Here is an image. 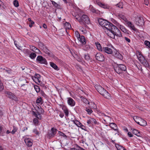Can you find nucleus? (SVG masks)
Listing matches in <instances>:
<instances>
[{"mask_svg": "<svg viewBox=\"0 0 150 150\" xmlns=\"http://www.w3.org/2000/svg\"><path fill=\"white\" fill-rule=\"evenodd\" d=\"M33 122L35 125H37L38 122V120L37 118H34L33 120Z\"/></svg>", "mask_w": 150, "mask_h": 150, "instance_id": "nucleus-47", "label": "nucleus"}, {"mask_svg": "<svg viewBox=\"0 0 150 150\" xmlns=\"http://www.w3.org/2000/svg\"><path fill=\"white\" fill-rule=\"evenodd\" d=\"M28 82L24 77L21 78L19 80V84L21 86H24L25 84H28Z\"/></svg>", "mask_w": 150, "mask_h": 150, "instance_id": "nucleus-10", "label": "nucleus"}, {"mask_svg": "<svg viewBox=\"0 0 150 150\" xmlns=\"http://www.w3.org/2000/svg\"><path fill=\"white\" fill-rule=\"evenodd\" d=\"M34 52L36 53L39 54H40V50L37 48H36V49L35 50Z\"/></svg>", "mask_w": 150, "mask_h": 150, "instance_id": "nucleus-60", "label": "nucleus"}, {"mask_svg": "<svg viewBox=\"0 0 150 150\" xmlns=\"http://www.w3.org/2000/svg\"><path fill=\"white\" fill-rule=\"evenodd\" d=\"M133 119L135 122H137L139 121H140L141 119V118L138 117L137 116H135L133 117Z\"/></svg>", "mask_w": 150, "mask_h": 150, "instance_id": "nucleus-35", "label": "nucleus"}, {"mask_svg": "<svg viewBox=\"0 0 150 150\" xmlns=\"http://www.w3.org/2000/svg\"><path fill=\"white\" fill-rule=\"evenodd\" d=\"M67 103L69 105L72 107L74 106L75 104V101L71 97L67 98Z\"/></svg>", "mask_w": 150, "mask_h": 150, "instance_id": "nucleus-11", "label": "nucleus"}, {"mask_svg": "<svg viewBox=\"0 0 150 150\" xmlns=\"http://www.w3.org/2000/svg\"><path fill=\"white\" fill-rule=\"evenodd\" d=\"M114 68L115 71L118 74L123 73L127 69L126 67L122 64H116L114 66Z\"/></svg>", "mask_w": 150, "mask_h": 150, "instance_id": "nucleus-2", "label": "nucleus"}, {"mask_svg": "<svg viewBox=\"0 0 150 150\" xmlns=\"http://www.w3.org/2000/svg\"><path fill=\"white\" fill-rule=\"evenodd\" d=\"M34 87L35 90L37 93H38L40 92V88L37 85H35L34 86Z\"/></svg>", "mask_w": 150, "mask_h": 150, "instance_id": "nucleus-40", "label": "nucleus"}, {"mask_svg": "<svg viewBox=\"0 0 150 150\" xmlns=\"http://www.w3.org/2000/svg\"><path fill=\"white\" fill-rule=\"evenodd\" d=\"M91 122L94 123L95 124H98V122L96 119L93 118H91Z\"/></svg>", "mask_w": 150, "mask_h": 150, "instance_id": "nucleus-50", "label": "nucleus"}, {"mask_svg": "<svg viewBox=\"0 0 150 150\" xmlns=\"http://www.w3.org/2000/svg\"><path fill=\"white\" fill-rule=\"evenodd\" d=\"M13 4L15 6L17 7L19 6V2L17 0H15L13 1Z\"/></svg>", "mask_w": 150, "mask_h": 150, "instance_id": "nucleus-34", "label": "nucleus"}, {"mask_svg": "<svg viewBox=\"0 0 150 150\" xmlns=\"http://www.w3.org/2000/svg\"><path fill=\"white\" fill-rule=\"evenodd\" d=\"M5 93L6 96L10 99L15 101L16 102L18 101V99L17 97L12 93L9 91H6Z\"/></svg>", "mask_w": 150, "mask_h": 150, "instance_id": "nucleus-4", "label": "nucleus"}, {"mask_svg": "<svg viewBox=\"0 0 150 150\" xmlns=\"http://www.w3.org/2000/svg\"><path fill=\"white\" fill-rule=\"evenodd\" d=\"M81 19L83 22L86 24H88L90 22V19L86 15H83L81 17Z\"/></svg>", "mask_w": 150, "mask_h": 150, "instance_id": "nucleus-7", "label": "nucleus"}, {"mask_svg": "<svg viewBox=\"0 0 150 150\" xmlns=\"http://www.w3.org/2000/svg\"><path fill=\"white\" fill-rule=\"evenodd\" d=\"M50 64L51 66L54 69L58 70L59 69H58V67L54 63L51 62H50Z\"/></svg>", "mask_w": 150, "mask_h": 150, "instance_id": "nucleus-26", "label": "nucleus"}, {"mask_svg": "<svg viewBox=\"0 0 150 150\" xmlns=\"http://www.w3.org/2000/svg\"><path fill=\"white\" fill-rule=\"evenodd\" d=\"M78 13H76L74 12H73L72 13V15L75 18L76 17V16L78 14Z\"/></svg>", "mask_w": 150, "mask_h": 150, "instance_id": "nucleus-62", "label": "nucleus"}, {"mask_svg": "<svg viewBox=\"0 0 150 150\" xmlns=\"http://www.w3.org/2000/svg\"><path fill=\"white\" fill-rule=\"evenodd\" d=\"M131 129L132 130L133 133L135 135H137L138 137H140L141 134L140 133V132L138 130L133 128H132Z\"/></svg>", "mask_w": 150, "mask_h": 150, "instance_id": "nucleus-19", "label": "nucleus"}, {"mask_svg": "<svg viewBox=\"0 0 150 150\" xmlns=\"http://www.w3.org/2000/svg\"><path fill=\"white\" fill-rule=\"evenodd\" d=\"M127 24L128 26L134 31H136V29L135 26L132 24L131 22L127 21Z\"/></svg>", "mask_w": 150, "mask_h": 150, "instance_id": "nucleus-16", "label": "nucleus"}, {"mask_svg": "<svg viewBox=\"0 0 150 150\" xmlns=\"http://www.w3.org/2000/svg\"><path fill=\"white\" fill-rule=\"evenodd\" d=\"M124 38H125V40H126V41L127 42H128V43H129L130 42V40L129 38L126 37H124Z\"/></svg>", "mask_w": 150, "mask_h": 150, "instance_id": "nucleus-58", "label": "nucleus"}, {"mask_svg": "<svg viewBox=\"0 0 150 150\" xmlns=\"http://www.w3.org/2000/svg\"><path fill=\"white\" fill-rule=\"evenodd\" d=\"M95 44L98 50L102 52L103 48H102L100 44L98 42H96Z\"/></svg>", "mask_w": 150, "mask_h": 150, "instance_id": "nucleus-24", "label": "nucleus"}, {"mask_svg": "<svg viewBox=\"0 0 150 150\" xmlns=\"http://www.w3.org/2000/svg\"><path fill=\"white\" fill-rule=\"evenodd\" d=\"M102 52L108 54H111L112 53V50L108 47H103Z\"/></svg>", "mask_w": 150, "mask_h": 150, "instance_id": "nucleus-12", "label": "nucleus"}, {"mask_svg": "<svg viewBox=\"0 0 150 150\" xmlns=\"http://www.w3.org/2000/svg\"><path fill=\"white\" fill-rule=\"evenodd\" d=\"M57 131L58 130L57 129L54 127L52 128L51 130L48 132L47 134L48 137L49 139L53 138L54 136Z\"/></svg>", "mask_w": 150, "mask_h": 150, "instance_id": "nucleus-5", "label": "nucleus"}, {"mask_svg": "<svg viewBox=\"0 0 150 150\" xmlns=\"http://www.w3.org/2000/svg\"><path fill=\"white\" fill-rule=\"evenodd\" d=\"M82 100L86 104H89L90 103L88 102V100H87L86 98H83V97H81Z\"/></svg>", "mask_w": 150, "mask_h": 150, "instance_id": "nucleus-36", "label": "nucleus"}, {"mask_svg": "<svg viewBox=\"0 0 150 150\" xmlns=\"http://www.w3.org/2000/svg\"><path fill=\"white\" fill-rule=\"evenodd\" d=\"M79 127H80L82 129L84 130L85 131H86V130L85 129V127L83 125H82V124L80 125Z\"/></svg>", "mask_w": 150, "mask_h": 150, "instance_id": "nucleus-56", "label": "nucleus"}, {"mask_svg": "<svg viewBox=\"0 0 150 150\" xmlns=\"http://www.w3.org/2000/svg\"><path fill=\"white\" fill-rule=\"evenodd\" d=\"M65 26H67V28L68 29H69L71 27V26L68 23H65Z\"/></svg>", "mask_w": 150, "mask_h": 150, "instance_id": "nucleus-54", "label": "nucleus"}, {"mask_svg": "<svg viewBox=\"0 0 150 150\" xmlns=\"http://www.w3.org/2000/svg\"><path fill=\"white\" fill-rule=\"evenodd\" d=\"M82 43L83 44H84L86 43L85 41V40L84 37L83 36H81V38L80 39Z\"/></svg>", "mask_w": 150, "mask_h": 150, "instance_id": "nucleus-46", "label": "nucleus"}, {"mask_svg": "<svg viewBox=\"0 0 150 150\" xmlns=\"http://www.w3.org/2000/svg\"><path fill=\"white\" fill-rule=\"evenodd\" d=\"M17 128L15 126H13V129L11 132L12 134H14L15 132L17 131Z\"/></svg>", "mask_w": 150, "mask_h": 150, "instance_id": "nucleus-38", "label": "nucleus"}, {"mask_svg": "<svg viewBox=\"0 0 150 150\" xmlns=\"http://www.w3.org/2000/svg\"><path fill=\"white\" fill-rule=\"evenodd\" d=\"M40 77L41 76L40 74H35V75L34 76V78L35 79H36L37 81H38L39 82H40V81H39V79H40Z\"/></svg>", "mask_w": 150, "mask_h": 150, "instance_id": "nucleus-31", "label": "nucleus"}, {"mask_svg": "<svg viewBox=\"0 0 150 150\" xmlns=\"http://www.w3.org/2000/svg\"><path fill=\"white\" fill-rule=\"evenodd\" d=\"M72 121L78 127H80V125L81 124L80 122L76 120H73Z\"/></svg>", "mask_w": 150, "mask_h": 150, "instance_id": "nucleus-30", "label": "nucleus"}, {"mask_svg": "<svg viewBox=\"0 0 150 150\" xmlns=\"http://www.w3.org/2000/svg\"><path fill=\"white\" fill-rule=\"evenodd\" d=\"M23 90H26L28 88V84H25L24 86H21Z\"/></svg>", "mask_w": 150, "mask_h": 150, "instance_id": "nucleus-45", "label": "nucleus"}, {"mask_svg": "<svg viewBox=\"0 0 150 150\" xmlns=\"http://www.w3.org/2000/svg\"><path fill=\"white\" fill-rule=\"evenodd\" d=\"M134 21L137 25H141L144 24V20L142 17L136 16L134 17Z\"/></svg>", "mask_w": 150, "mask_h": 150, "instance_id": "nucleus-3", "label": "nucleus"}, {"mask_svg": "<svg viewBox=\"0 0 150 150\" xmlns=\"http://www.w3.org/2000/svg\"><path fill=\"white\" fill-rule=\"evenodd\" d=\"M85 110L89 114H91L93 112L92 110L91 109L88 108H86Z\"/></svg>", "mask_w": 150, "mask_h": 150, "instance_id": "nucleus-43", "label": "nucleus"}, {"mask_svg": "<svg viewBox=\"0 0 150 150\" xmlns=\"http://www.w3.org/2000/svg\"><path fill=\"white\" fill-rule=\"evenodd\" d=\"M117 7H118L120 8H123V4L121 2H120L116 5Z\"/></svg>", "mask_w": 150, "mask_h": 150, "instance_id": "nucleus-41", "label": "nucleus"}, {"mask_svg": "<svg viewBox=\"0 0 150 150\" xmlns=\"http://www.w3.org/2000/svg\"><path fill=\"white\" fill-rule=\"evenodd\" d=\"M42 100V98L41 97L38 98L36 100V102L37 103H40Z\"/></svg>", "mask_w": 150, "mask_h": 150, "instance_id": "nucleus-48", "label": "nucleus"}, {"mask_svg": "<svg viewBox=\"0 0 150 150\" xmlns=\"http://www.w3.org/2000/svg\"><path fill=\"white\" fill-rule=\"evenodd\" d=\"M115 56L120 59H121L122 58V55L119 52L117 53Z\"/></svg>", "mask_w": 150, "mask_h": 150, "instance_id": "nucleus-42", "label": "nucleus"}, {"mask_svg": "<svg viewBox=\"0 0 150 150\" xmlns=\"http://www.w3.org/2000/svg\"><path fill=\"white\" fill-rule=\"evenodd\" d=\"M141 63L145 67H149V63L147 60L144 59L141 62Z\"/></svg>", "mask_w": 150, "mask_h": 150, "instance_id": "nucleus-21", "label": "nucleus"}, {"mask_svg": "<svg viewBox=\"0 0 150 150\" xmlns=\"http://www.w3.org/2000/svg\"><path fill=\"white\" fill-rule=\"evenodd\" d=\"M140 125L143 126H145L147 124L145 120L142 119V118L140 120Z\"/></svg>", "mask_w": 150, "mask_h": 150, "instance_id": "nucleus-27", "label": "nucleus"}, {"mask_svg": "<svg viewBox=\"0 0 150 150\" xmlns=\"http://www.w3.org/2000/svg\"><path fill=\"white\" fill-rule=\"evenodd\" d=\"M128 136L129 137H132L133 136V135H132V134H131V133L130 132H129L128 133Z\"/></svg>", "mask_w": 150, "mask_h": 150, "instance_id": "nucleus-61", "label": "nucleus"}, {"mask_svg": "<svg viewBox=\"0 0 150 150\" xmlns=\"http://www.w3.org/2000/svg\"><path fill=\"white\" fill-rule=\"evenodd\" d=\"M33 132L36 135H38L39 134V132L37 131L36 129H34L33 130Z\"/></svg>", "mask_w": 150, "mask_h": 150, "instance_id": "nucleus-53", "label": "nucleus"}, {"mask_svg": "<svg viewBox=\"0 0 150 150\" xmlns=\"http://www.w3.org/2000/svg\"><path fill=\"white\" fill-rule=\"evenodd\" d=\"M136 55L139 60L140 62L145 59L140 52H137L136 53Z\"/></svg>", "mask_w": 150, "mask_h": 150, "instance_id": "nucleus-13", "label": "nucleus"}, {"mask_svg": "<svg viewBox=\"0 0 150 150\" xmlns=\"http://www.w3.org/2000/svg\"><path fill=\"white\" fill-rule=\"evenodd\" d=\"M24 141L28 146L30 147L32 146L33 143L29 139L25 138Z\"/></svg>", "mask_w": 150, "mask_h": 150, "instance_id": "nucleus-15", "label": "nucleus"}, {"mask_svg": "<svg viewBox=\"0 0 150 150\" xmlns=\"http://www.w3.org/2000/svg\"><path fill=\"white\" fill-rule=\"evenodd\" d=\"M95 88L98 92L101 95L103 94V92L106 90L102 86L98 85H95Z\"/></svg>", "mask_w": 150, "mask_h": 150, "instance_id": "nucleus-9", "label": "nucleus"}, {"mask_svg": "<svg viewBox=\"0 0 150 150\" xmlns=\"http://www.w3.org/2000/svg\"><path fill=\"white\" fill-rule=\"evenodd\" d=\"M118 17L119 18L123 19L125 21H126L127 20V19L125 16L122 14H120L118 15Z\"/></svg>", "mask_w": 150, "mask_h": 150, "instance_id": "nucleus-29", "label": "nucleus"}, {"mask_svg": "<svg viewBox=\"0 0 150 150\" xmlns=\"http://www.w3.org/2000/svg\"><path fill=\"white\" fill-rule=\"evenodd\" d=\"M51 2H52V4L55 7H57L58 6V4L56 3L55 1H51Z\"/></svg>", "mask_w": 150, "mask_h": 150, "instance_id": "nucleus-52", "label": "nucleus"}, {"mask_svg": "<svg viewBox=\"0 0 150 150\" xmlns=\"http://www.w3.org/2000/svg\"><path fill=\"white\" fill-rule=\"evenodd\" d=\"M75 34L78 38H80V35L78 31H76L75 32Z\"/></svg>", "mask_w": 150, "mask_h": 150, "instance_id": "nucleus-49", "label": "nucleus"}, {"mask_svg": "<svg viewBox=\"0 0 150 150\" xmlns=\"http://www.w3.org/2000/svg\"><path fill=\"white\" fill-rule=\"evenodd\" d=\"M102 95L105 98L107 99H109L110 97V95L106 90L103 92V93L102 94Z\"/></svg>", "mask_w": 150, "mask_h": 150, "instance_id": "nucleus-20", "label": "nucleus"}, {"mask_svg": "<svg viewBox=\"0 0 150 150\" xmlns=\"http://www.w3.org/2000/svg\"><path fill=\"white\" fill-rule=\"evenodd\" d=\"M90 10L92 13H95L96 14H99L100 13V11L96 10L93 7L91 8Z\"/></svg>", "mask_w": 150, "mask_h": 150, "instance_id": "nucleus-22", "label": "nucleus"}, {"mask_svg": "<svg viewBox=\"0 0 150 150\" xmlns=\"http://www.w3.org/2000/svg\"><path fill=\"white\" fill-rule=\"evenodd\" d=\"M36 56V54L34 52H32L30 54L29 57L31 59H33L35 58Z\"/></svg>", "mask_w": 150, "mask_h": 150, "instance_id": "nucleus-32", "label": "nucleus"}, {"mask_svg": "<svg viewBox=\"0 0 150 150\" xmlns=\"http://www.w3.org/2000/svg\"><path fill=\"white\" fill-rule=\"evenodd\" d=\"M98 5L100 7L103 8L105 9L109 8V7L107 5H105L100 2H98Z\"/></svg>", "mask_w": 150, "mask_h": 150, "instance_id": "nucleus-25", "label": "nucleus"}, {"mask_svg": "<svg viewBox=\"0 0 150 150\" xmlns=\"http://www.w3.org/2000/svg\"><path fill=\"white\" fill-rule=\"evenodd\" d=\"M36 60L40 64H47V62L46 59L42 56H38L36 58Z\"/></svg>", "mask_w": 150, "mask_h": 150, "instance_id": "nucleus-6", "label": "nucleus"}, {"mask_svg": "<svg viewBox=\"0 0 150 150\" xmlns=\"http://www.w3.org/2000/svg\"><path fill=\"white\" fill-rule=\"evenodd\" d=\"M115 146L118 150H126L124 147L119 145V144H116Z\"/></svg>", "mask_w": 150, "mask_h": 150, "instance_id": "nucleus-28", "label": "nucleus"}, {"mask_svg": "<svg viewBox=\"0 0 150 150\" xmlns=\"http://www.w3.org/2000/svg\"><path fill=\"white\" fill-rule=\"evenodd\" d=\"M39 112L40 113H43L44 112V110L42 108H40L39 109Z\"/></svg>", "mask_w": 150, "mask_h": 150, "instance_id": "nucleus-55", "label": "nucleus"}, {"mask_svg": "<svg viewBox=\"0 0 150 150\" xmlns=\"http://www.w3.org/2000/svg\"><path fill=\"white\" fill-rule=\"evenodd\" d=\"M98 21L99 25L104 28L105 33L110 38H114L115 35L119 37H122L119 29L111 23L100 18L98 19Z\"/></svg>", "mask_w": 150, "mask_h": 150, "instance_id": "nucleus-1", "label": "nucleus"}, {"mask_svg": "<svg viewBox=\"0 0 150 150\" xmlns=\"http://www.w3.org/2000/svg\"><path fill=\"white\" fill-rule=\"evenodd\" d=\"M145 45L149 48H150V42L147 40H146L144 42Z\"/></svg>", "mask_w": 150, "mask_h": 150, "instance_id": "nucleus-39", "label": "nucleus"}, {"mask_svg": "<svg viewBox=\"0 0 150 150\" xmlns=\"http://www.w3.org/2000/svg\"><path fill=\"white\" fill-rule=\"evenodd\" d=\"M4 89V86L3 83L0 80V91Z\"/></svg>", "mask_w": 150, "mask_h": 150, "instance_id": "nucleus-51", "label": "nucleus"}, {"mask_svg": "<svg viewBox=\"0 0 150 150\" xmlns=\"http://www.w3.org/2000/svg\"><path fill=\"white\" fill-rule=\"evenodd\" d=\"M45 52L46 53L48 54V55H50V53H49V50L47 49H45Z\"/></svg>", "mask_w": 150, "mask_h": 150, "instance_id": "nucleus-57", "label": "nucleus"}, {"mask_svg": "<svg viewBox=\"0 0 150 150\" xmlns=\"http://www.w3.org/2000/svg\"><path fill=\"white\" fill-rule=\"evenodd\" d=\"M6 71L8 74H10L11 73V70L10 69L5 70Z\"/></svg>", "mask_w": 150, "mask_h": 150, "instance_id": "nucleus-63", "label": "nucleus"}, {"mask_svg": "<svg viewBox=\"0 0 150 150\" xmlns=\"http://www.w3.org/2000/svg\"><path fill=\"white\" fill-rule=\"evenodd\" d=\"M109 126L113 129L117 131L118 133V129H117V126L116 124L114 123H110Z\"/></svg>", "mask_w": 150, "mask_h": 150, "instance_id": "nucleus-18", "label": "nucleus"}, {"mask_svg": "<svg viewBox=\"0 0 150 150\" xmlns=\"http://www.w3.org/2000/svg\"><path fill=\"white\" fill-rule=\"evenodd\" d=\"M84 58L86 60H88L90 59V57L88 54H84Z\"/></svg>", "mask_w": 150, "mask_h": 150, "instance_id": "nucleus-37", "label": "nucleus"}, {"mask_svg": "<svg viewBox=\"0 0 150 150\" xmlns=\"http://www.w3.org/2000/svg\"><path fill=\"white\" fill-rule=\"evenodd\" d=\"M33 115L37 118L38 119H41V115L38 112H35L33 111Z\"/></svg>", "mask_w": 150, "mask_h": 150, "instance_id": "nucleus-23", "label": "nucleus"}, {"mask_svg": "<svg viewBox=\"0 0 150 150\" xmlns=\"http://www.w3.org/2000/svg\"><path fill=\"white\" fill-rule=\"evenodd\" d=\"M149 4V1L148 0H145L144 2V4L146 6H148Z\"/></svg>", "mask_w": 150, "mask_h": 150, "instance_id": "nucleus-59", "label": "nucleus"}, {"mask_svg": "<svg viewBox=\"0 0 150 150\" xmlns=\"http://www.w3.org/2000/svg\"><path fill=\"white\" fill-rule=\"evenodd\" d=\"M120 29L123 32L128 34H129L131 32L128 30H127L123 26L120 25Z\"/></svg>", "mask_w": 150, "mask_h": 150, "instance_id": "nucleus-17", "label": "nucleus"}, {"mask_svg": "<svg viewBox=\"0 0 150 150\" xmlns=\"http://www.w3.org/2000/svg\"><path fill=\"white\" fill-rule=\"evenodd\" d=\"M62 109L64 110V112L65 113V115L66 116H68L69 114V111L65 107L63 108Z\"/></svg>", "mask_w": 150, "mask_h": 150, "instance_id": "nucleus-33", "label": "nucleus"}, {"mask_svg": "<svg viewBox=\"0 0 150 150\" xmlns=\"http://www.w3.org/2000/svg\"><path fill=\"white\" fill-rule=\"evenodd\" d=\"M82 15V14L80 13H78V14L76 16L75 18L79 22V23L81 25H84V23L82 22V20L81 19V17Z\"/></svg>", "mask_w": 150, "mask_h": 150, "instance_id": "nucleus-14", "label": "nucleus"}, {"mask_svg": "<svg viewBox=\"0 0 150 150\" xmlns=\"http://www.w3.org/2000/svg\"><path fill=\"white\" fill-rule=\"evenodd\" d=\"M96 59L99 61L102 62L105 60L104 56L101 54L99 53H97L96 55Z\"/></svg>", "mask_w": 150, "mask_h": 150, "instance_id": "nucleus-8", "label": "nucleus"}, {"mask_svg": "<svg viewBox=\"0 0 150 150\" xmlns=\"http://www.w3.org/2000/svg\"><path fill=\"white\" fill-rule=\"evenodd\" d=\"M43 27L45 29L47 28V25L45 23L43 24Z\"/></svg>", "mask_w": 150, "mask_h": 150, "instance_id": "nucleus-64", "label": "nucleus"}, {"mask_svg": "<svg viewBox=\"0 0 150 150\" xmlns=\"http://www.w3.org/2000/svg\"><path fill=\"white\" fill-rule=\"evenodd\" d=\"M30 50L34 52H35V50L36 49V48H37L35 47L32 45H30Z\"/></svg>", "mask_w": 150, "mask_h": 150, "instance_id": "nucleus-44", "label": "nucleus"}]
</instances>
